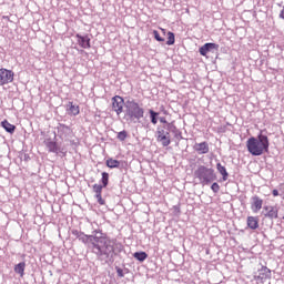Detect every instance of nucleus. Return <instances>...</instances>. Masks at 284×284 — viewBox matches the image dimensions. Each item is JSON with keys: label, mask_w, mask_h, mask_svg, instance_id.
Wrapping results in <instances>:
<instances>
[{"label": "nucleus", "mask_w": 284, "mask_h": 284, "mask_svg": "<svg viewBox=\"0 0 284 284\" xmlns=\"http://www.w3.org/2000/svg\"><path fill=\"white\" fill-rule=\"evenodd\" d=\"M153 36H154L155 41H159L160 43H163V41H165V39H163L161 37V34L159 33V31H156V30L153 31Z\"/></svg>", "instance_id": "obj_25"}, {"label": "nucleus", "mask_w": 284, "mask_h": 284, "mask_svg": "<svg viewBox=\"0 0 284 284\" xmlns=\"http://www.w3.org/2000/svg\"><path fill=\"white\" fill-rule=\"evenodd\" d=\"M246 225L250 227V230H258V217L248 216L246 219Z\"/></svg>", "instance_id": "obj_15"}, {"label": "nucleus", "mask_w": 284, "mask_h": 284, "mask_svg": "<svg viewBox=\"0 0 284 284\" xmlns=\"http://www.w3.org/2000/svg\"><path fill=\"white\" fill-rule=\"evenodd\" d=\"M266 219H278V207L276 206H264Z\"/></svg>", "instance_id": "obj_13"}, {"label": "nucleus", "mask_w": 284, "mask_h": 284, "mask_svg": "<svg viewBox=\"0 0 284 284\" xmlns=\"http://www.w3.org/2000/svg\"><path fill=\"white\" fill-rule=\"evenodd\" d=\"M69 114H72V116H78V114L81 113V110L79 105H75L73 102H69Z\"/></svg>", "instance_id": "obj_17"}, {"label": "nucleus", "mask_w": 284, "mask_h": 284, "mask_svg": "<svg viewBox=\"0 0 284 284\" xmlns=\"http://www.w3.org/2000/svg\"><path fill=\"white\" fill-rule=\"evenodd\" d=\"M211 190L216 194V192H219L221 190V186L219 185V183L214 182L211 185Z\"/></svg>", "instance_id": "obj_28"}, {"label": "nucleus", "mask_w": 284, "mask_h": 284, "mask_svg": "<svg viewBox=\"0 0 284 284\" xmlns=\"http://www.w3.org/2000/svg\"><path fill=\"white\" fill-rule=\"evenodd\" d=\"M78 45L80 48H83V50H90L92 48V44L90 43L91 39L90 36H81V34H75Z\"/></svg>", "instance_id": "obj_7"}, {"label": "nucleus", "mask_w": 284, "mask_h": 284, "mask_svg": "<svg viewBox=\"0 0 284 284\" xmlns=\"http://www.w3.org/2000/svg\"><path fill=\"white\" fill-rule=\"evenodd\" d=\"M160 123H168V120H165V118H160Z\"/></svg>", "instance_id": "obj_33"}, {"label": "nucleus", "mask_w": 284, "mask_h": 284, "mask_svg": "<svg viewBox=\"0 0 284 284\" xmlns=\"http://www.w3.org/2000/svg\"><path fill=\"white\" fill-rule=\"evenodd\" d=\"M93 192L95 194V199H97L99 205H105V201L103 200V196H102L103 186L101 184H94Z\"/></svg>", "instance_id": "obj_12"}, {"label": "nucleus", "mask_w": 284, "mask_h": 284, "mask_svg": "<svg viewBox=\"0 0 284 284\" xmlns=\"http://www.w3.org/2000/svg\"><path fill=\"white\" fill-rule=\"evenodd\" d=\"M121 165V162H119V160H114L112 158L106 160V168H110L111 170H113L114 168H119Z\"/></svg>", "instance_id": "obj_21"}, {"label": "nucleus", "mask_w": 284, "mask_h": 284, "mask_svg": "<svg viewBox=\"0 0 284 284\" xmlns=\"http://www.w3.org/2000/svg\"><path fill=\"white\" fill-rule=\"evenodd\" d=\"M246 148L252 156H261L270 150V139L267 135L260 134L257 138H250Z\"/></svg>", "instance_id": "obj_2"}, {"label": "nucleus", "mask_w": 284, "mask_h": 284, "mask_svg": "<svg viewBox=\"0 0 284 284\" xmlns=\"http://www.w3.org/2000/svg\"><path fill=\"white\" fill-rule=\"evenodd\" d=\"M150 114H151V122L153 123V125H156V123H158L156 116H159V113L151 110Z\"/></svg>", "instance_id": "obj_27"}, {"label": "nucleus", "mask_w": 284, "mask_h": 284, "mask_svg": "<svg viewBox=\"0 0 284 284\" xmlns=\"http://www.w3.org/2000/svg\"><path fill=\"white\" fill-rule=\"evenodd\" d=\"M272 194H273V196H278V190L274 189V190L272 191Z\"/></svg>", "instance_id": "obj_30"}, {"label": "nucleus", "mask_w": 284, "mask_h": 284, "mask_svg": "<svg viewBox=\"0 0 284 284\" xmlns=\"http://www.w3.org/2000/svg\"><path fill=\"white\" fill-rule=\"evenodd\" d=\"M102 187H108V184L110 183V174L108 172L102 173Z\"/></svg>", "instance_id": "obj_23"}, {"label": "nucleus", "mask_w": 284, "mask_h": 284, "mask_svg": "<svg viewBox=\"0 0 284 284\" xmlns=\"http://www.w3.org/2000/svg\"><path fill=\"white\" fill-rule=\"evenodd\" d=\"M73 234L78 236V239H81V236H83V234H79V231H73Z\"/></svg>", "instance_id": "obj_29"}, {"label": "nucleus", "mask_w": 284, "mask_h": 284, "mask_svg": "<svg viewBox=\"0 0 284 284\" xmlns=\"http://www.w3.org/2000/svg\"><path fill=\"white\" fill-rule=\"evenodd\" d=\"M255 281H260L263 283V281H267V278H272V271L267 268V266H262L258 270V275L254 276Z\"/></svg>", "instance_id": "obj_9"}, {"label": "nucleus", "mask_w": 284, "mask_h": 284, "mask_svg": "<svg viewBox=\"0 0 284 284\" xmlns=\"http://www.w3.org/2000/svg\"><path fill=\"white\" fill-rule=\"evenodd\" d=\"M162 32H165V29L161 28Z\"/></svg>", "instance_id": "obj_35"}, {"label": "nucleus", "mask_w": 284, "mask_h": 284, "mask_svg": "<svg viewBox=\"0 0 284 284\" xmlns=\"http://www.w3.org/2000/svg\"><path fill=\"white\" fill-rule=\"evenodd\" d=\"M118 274H119V276H123V270L119 268Z\"/></svg>", "instance_id": "obj_34"}, {"label": "nucleus", "mask_w": 284, "mask_h": 284, "mask_svg": "<svg viewBox=\"0 0 284 284\" xmlns=\"http://www.w3.org/2000/svg\"><path fill=\"white\" fill-rule=\"evenodd\" d=\"M194 150L199 154H207V152H210V145L207 144V142L196 143L194 145Z\"/></svg>", "instance_id": "obj_14"}, {"label": "nucleus", "mask_w": 284, "mask_h": 284, "mask_svg": "<svg viewBox=\"0 0 284 284\" xmlns=\"http://www.w3.org/2000/svg\"><path fill=\"white\" fill-rule=\"evenodd\" d=\"M283 220H284V216H283Z\"/></svg>", "instance_id": "obj_36"}, {"label": "nucleus", "mask_w": 284, "mask_h": 284, "mask_svg": "<svg viewBox=\"0 0 284 284\" xmlns=\"http://www.w3.org/2000/svg\"><path fill=\"white\" fill-rule=\"evenodd\" d=\"M118 139H119V141H125L128 139V132L126 131L119 132Z\"/></svg>", "instance_id": "obj_26"}, {"label": "nucleus", "mask_w": 284, "mask_h": 284, "mask_svg": "<svg viewBox=\"0 0 284 284\" xmlns=\"http://www.w3.org/2000/svg\"><path fill=\"white\" fill-rule=\"evenodd\" d=\"M168 128L170 129V128H173V130H176V126L174 125V124H172V123H168Z\"/></svg>", "instance_id": "obj_32"}, {"label": "nucleus", "mask_w": 284, "mask_h": 284, "mask_svg": "<svg viewBox=\"0 0 284 284\" xmlns=\"http://www.w3.org/2000/svg\"><path fill=\"white\" fill-rule=\"evenodd\" d=\"M14 81V72L6 68L0 69V85H8Z\"/></svg>", "instance_id": "obj_5"}, {"label": "nucleus", "mask_w": 284, "mask_h": 284, "mask_svg": "<svg viewBox=\"0 0 284 284\" xmlns=\"http://www.w3.org/2000/svg\"><path fill=\"white\" fill-rule=\"evenodd\" d=\"M175 41H176V39L174 37V32L169 31L166 45H174Z\"/></svg>", "instance_id": "obj_24"}, {"label": "nucleus", "mask_w": 284, "mask_h": 284, "mask_svg": "<svg viewBox=\"0 0 284 284\" xmlns=\"http://www.w3.org/2000/svg\"><path fill=\"white\" fill-rule=\"evenodd\" d=\"M45 145L49 152H54V153L59 152V145L57 144V142L49 140L45 142Z\"/></svg>", "instance_id": "obj_20"}, {"label": "nucleus", "mask_w": 284, "mask_h": 284, "mask_svg": "<svg viewBox=\"0 0 284 284\" xmlns=\"http://www.w3.org/2000/svg\"><path fill=\"white\" fill-rule=\"evenodd\" d=\"M158 141L162 143L163 148H168L172 143L170 140V132H165V130L161 129L158 131Z\"/></svg>", "instance_id": "obj_8"}, {"label": "nucleus", "mask_w": 284, "mask_h": 284, "mask_svg": "<svg viewBox=\"0 0 284 284\" xmlns=\"http://www.w3.org/2000/svg\"><path fill=\"white\" fill-rule=\"evenodd\" d=\"M216 169L217 172H220V174L222 175L223 181H227V176H230V174L227 173V169H225V166H223L221 163L216 164Z\"/></svg>", "instance_id": "obj_19"}, {"label": "nucleus", "mask_w": 284, "mask_h": 284, "mask_svg": "<svg viewBox=\"0 0 284 284\" xmlns=\"http://www.w3.org/2000/svg\"><path fill=\"white\" fill-rule=\"evenodd\" d=\"M112 110L119 115L123 113V105H125V100L122 97L115 95L112 98Z\"/></svg>", "instance_id": "obj_6"}, {"label": "nucleus", "mask_w": 284, "mask_h": 284, "mask_svg": "<svg viewBox=\"0 0 284 284\" xmlns=\"http://www.w3.org/2000/svg\"><path fill=\"white\" fill-rule=\"evenodd\" d=\"M125 108L126 116H130L131 119H136L139 121V119H143V114H145L143 108H141V105H139V102L134 100H128Z\"/></svg>", "instance_id": "obj_4"}, {"label": "nucleus", "mask_w": 284, "mask_h": 284, "mask_svg": "<svg viewBox=\"0 0 284 284\" xmlns=\"http://www.w3.org/2000/svg\"><path fill=\"white\" fill-rule=\"evenodd\" d=\"M1 125L6 130V132H9V134H14V130H17V126L8 122V120L2 121Z\"/></svg>", "instance_id": "obj_16"}, {"label": "nucleus", "mask_w": 284, "mask_h": 284, "mask_svg": "<svg viewBox=\"0 0 284 284\" xmlns=\"http://www.w3.org/2000/svg\"><path fill=\"white\" fill-rule=\"evenodd\" d=\"M251 210L254 212V214H257V212H261L263 210V199L258 197V195H255L252 197L251 203Z\"/></svg>", "instance_id": "obj_10"}, {"label": "nucleus", "mask_w": 284, "mask_h": 284, "mask_svg": "<svg viewBox=\"0 0 284 284\" xmlns=\"http://www.w3.org/2000/svg\"><path fill=\"white\" fill-rule=\"evenodd\" d=\"M134 258H136V261H140L141 263H143V261H145V258H148V253L145 252H135L133 254Z\"/></svg>", "instance_id": "obj_22"}, {"label": "nucleus", "mask_w": 284, "mask_h": 284, "mask_svg": "<svg viewBox=\"0 0 284 284\" xmlns=\"http://www.w3.org/2000/svg\"><path fill=\"white\" fill-rule=\"evenodd\" d=\"M196 179H199L202 185H207L212 181H216V175L214 174V169H207V166H199L194 172Z\"/></svg>", "instance_id": "obj_3"}, {"label": "nucleus", "mask_w": 284, "mask_h": 284, "mask_svg": "<svg viewBox=\"0 0 284 284\" xmlns=\"http://www.w3.org/2000/svg\"><path fill=\"white\" fill-rule=\"evenodd\" d=\"M212 50H219V44L207 42L199 49V52L201 57H207V52H212Z\"/></svg>", "instance_id": "obj_11"}, {"label": "nucleus", "mask_w": 284, "mask_h": 284, "mask_svg": "<svg viewBox=\"0 0 284 284\" xmlns=\"http://www.w3.org/2000/svg\"><path fill=\"white\" fill-rule=\"evenodd\" d=\"M280 19L284 20V8L282 9L281 13H280Z\"/></svg>", "instance_id": "obj_31"}, {"label": "nucleus", "mask_w": 284, "mask_h": 284, "mask_svg": "<svg viewBox=\"0 0 284 284\" xmlns=\"http://www.w3.org/2000/svg\"><path fill=\"white\" fill-rule=\"evenodd\" d=\"M16 274H19L21 277L26 274V262H21L14 266Z\"/></svg>", "instance_id": "obj_18"}, {"label": "nucleus", "mask_w": 284, "mask_h": 284, "mask_svg": "<svg viewBox=\"0 0 284 284\" xmlns=\"http://www.w3.org/2000/svg\"><path fill=\"white\" fill-rule=\"evenodd\" d=\"M80 239L83 243H91L97 256H110L114 252L112 240L99 231H94V235H83Z\"/></svg>", "instance_id": "obj_1"}]
</instances>
